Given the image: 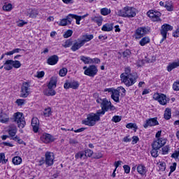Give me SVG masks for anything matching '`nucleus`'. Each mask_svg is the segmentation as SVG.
<instances>
[{
    "label": "nucleus",
    "mask_w": 179,
    "mask_h": 179,
    "mask_svg": "<svg viewBox=\"0 0 179 179\" xmlns=\"http://www.w3.org/2000/svg\"><path fill=\"white\" fill-rule=\"evenodd\" d=\"M9 121V116L6 113H1L0 115V122L5 124Z\"/></svg>",
    "instance_id": "nucleus-29"
},
{
    "label": "nucleus",
    "mask_w": 179,
    "mask_h": 179,
    "mask_svg": "<svg viewBox=\"0 0 179 179\" xmlns=\"http://www.w3.org/2000/svg\"><path fill=\"white\" fill-rule=\"evenodd\" d=\"M3 10H6V12L12 10V4L8 3L7 5H4L3 6Z\"/></svg>",
    "instance_id": "nucleus-49"
},
{
    "label": "nucleus",
    "mask_w": 179,
    "mask_h": 179,
    "mask_svg": "<svg viewBox=\"0 0 179 179\" xmlns=\"http://www.w3.org/2000/svg\"><path fill=\"white\" fill-rule=\"evenodd\" d=\"M157 124V117L150 118L145 121L143 124L144 128H148V127H155Z\"/></svg>",
    "instance_id": "nucleus-16"
},
{
    "label": "nucleus",
    "mask_w": 179,
    "mask_h": 179,
    "mask_svg": "<svg viewBox=\"0 0 179 179\" xmlns=\"http://www.w3.org/2000/svg\"><path fill=\"white\" fill-rule=\"evenodd\" d=\"M85 159H87V157H92L93 155V151L92 150H85L84 152Z\"/></svg>",
    "instance_id": "nucleus-40"
},
{
    "label": "nucleus",
    "mask_w": 179,
    "mask_h": 179,
    "mask_svg": "<svg viewBox=\"0 0 179 179\" xmlns=\"http://www.w3.org/2000/svg\"><path fill=\"white\" fill-rule=\"evenodd\" d=\"M179 66V60L178 62H173L172 63H169L167 66L168 72H171L172 69H176V68H178Z\"/></svg>",
    "instance_id": "nucleus-26"
},
{
    "label": "nucleus",
    "mask_w": 179,
    "mask_h": 179,
    "mask_svg": "<svg viewBox=\"0 0 179 179\" xmlns=\"http://www.w3.org/2000/svg\"><path fill=\"white\" fill-rule=\"evenodd\" d=\"M166 142H167V140L166 138H158L157 139L158 149H160V148H163V146L166 145Z\"/></svg>",
    "instance_id": "nucleus-31"
},
{
    "label": "nucleus",
    "mask_w": 179,
    "mask_h": 179,
    "mask_svg": "<svg viewBox=\"0 0 179 179\" xmlns=\"http://www.w3.org/2000/svg\"><path fill=\"white\" fill-rule=\"evenodd\" d=\"M170 150V147L169 145H166L162 148V155H168L169 151Z\"/></svg>",
    "instance_id": "nucleus-51"
},
{
    "label": "nucleus",
    "mask_w": 179,
    "mask_h": 179,
    "mask_svg": "<svg viewBox=\"0 0 179 179\" xmlns=\"http://www.w3.org/2000/svg\"><path fill=\"white\" fill-rule=\"evenodd\" d=\"M176 169H177V163L174 162L173 165L170 166V174H171V173H174V171H176Z\"/></svg>",
    "instance_id": "nucleus-56"
},
{
    "label": "nucleus",
    "mask_w": 179,
    "mask_h": 179,
    "mask_svg": "<svg viewBox=\"0 0 179 179\" xmlns=\"http://www.w3.org/2000/svg\"><path fill=\"white\" fill-rule=\"evenodd\" d=\"M147 16L150 17L152 22H157V12L155 11V10H150L147 13Z\"/></svg>",
    "instance_id": "nucleus-20"
},
{
    "label": "nucleus",
    "mask_w": 179,
    "mask_h": 179,
    "mask_svg": "<svg viewBox=\"0 0 179 179\" xmlns=\"http://www.w3.org/2000/svg\"><path fill=\"white\" fill-rule=\"evenodd\" d=\"M129 75H136V73H131V67H126L124 73L120 75V78H122V76H129Z\"/></svg>",
    "instance_id": "nucleus-28"
},
{
    "label": "nucleus",
    "mask_w": 179,
    "mask_h": 179,
    "mask_svg": "<svg viewBox=\"0 0 179 179\" xmlns=\"http://www.w3.org/2000/svg\"><path fill=\"white\" fill-rule=\"evenodd\" d=\"M152 150H151V156L152 157H157V141H154L152 144Z\"/></svg>",
    "instance_id": "nucleus-22"
},
{
    "label": "nucleus",
    "mask_w": 179,
    "mask_h": 179,
    "mask_svg": "<svg viewBox=\"0 0 179 179\" xmlns=\"http://www.w3.org/2000/svg\"><path fill=\"white\" fill-rule=\"evenodd\" d=\"M64 89H74L76 90L79 87V82L78 81H71L69 83H66L64 85Z\"/></svg>",
    "instance_id": "nucleus-13"
},
{
    "label": "nucleus",
    "mask_w": 179,
    "mask_h": 179,
    "mask_svg": "<svg viewBox=\"0 0 179 179\" xmlns=\"http://www.w3.org/2000/svg\"><path fill=\"white\" fill-rule=\"evenodd\" d=\"M102 31H111L113 30V24H105L101 28Z\"/></svg>",
    "instance_id": "nucleus-33"
},
{
    "label": "nucleus",
    "mask_w": 179,
    "mask_h": 179,
    "mask_svg": "<svg viewBox=\"0 0 179 179\" xmlns=\"http://www.w3.org/2000/svg\"><path fill=\"white\" fill-rule=\"evenodd\" d=\"M69 143L70 145H72V146H76L79 142L76 139L70 138Z\"/></svg>",
    "instance_id": "nucleus-54"
},
{
    "label": "nucleus",
    "mask_w": 179,
    "mask_h": 179,
    "mask_svg": "<svg viewBox=\"0 0 179 179\" xmlns=\"http://www.w3.org/2000/svg\"><path fill=\"white\" fill-rule=\"evenodd\" d=\"M73 44V42L72 41V39H69L66 41V42L64 43V45H63V47H64V48H68L71 47V45H72Z\"/></svg>",
    "instance_id": "nucleus-45"
},
{
    "label": "nucleus",
    "mask_w": 179,
    "mask_h": 179,
    "mask_svg": "<svg viewBox=\"0 0 179 179\" xmlns=\"http://www.w3.org/2000/svg\"><path fill=\"white\" fill-rule=\"evenodd\" d=\"M76 159H83L85 160L86 158H85V152L83 151H80L78 153L76 154L75 155Z\"/></svg>",
    "instance_id": "nucleus-39"
},
{
    "label": "nucleus",
    "mask_w": 179,
    "mask_h": 179,
    "mask_svg": "<svg viewBox=\"0 0 179 179\" xmlns=\"http://www.w3.org/2000/svg\"><path fill=\"white\" fill-rule=\"evenodd\" d=\"M101 110H99L97 112L101 115H104L108 111V110L110 111H114L115 110V106H113L111 102L105 98L101 101Z\"/></svg>",
    "instance_id": "nucleus-3"
},
{
    "label": "nucleus",
    "mask_w": 179,
    "mask_h": 179,
    "mask_svg": "<svg viewBox=\"0 0 179 179\" xmlns=\"http://www.w3.org/2000/svg\"><path fill=\"white\" fill-rule=\"evenodd\" d=\"M13 120L14 122H17V127L20 129H23L26 126V120L23 117V113L17 112L14 113Z\"/></svg>",
    "instance_id": "nucleus-6"
},
{
    "label": "nucleus",
    "mask_w": 179,
    "mask_h": 179,
    "mask_svg": "<svg viewBox=\"0 0 179 179\" xmlns=\"http://www.w3.org/2000/svg\"><path fill=\"white\" fill-rule=\"evenodd\" d=\"M94 21L97 23L98 26H101L102 23H103V20L97 17H95L94 18Z\"/></svg>",
    "instance_id": "nucleus-57"
},
{
    "label": "nucleus",
    "mask_w": 179,
    "mask_h": 179,
    "mask_svg": "<svg viewBox=\"0 0 179 179\" xmlns=\"http://www.w3.org/2000/svg\"><path fill=\"white\" fill-rule=\"evenodd\" d=\"M173 26H171L169 24H164L162 26L160 33L162 36V38L160 41V44H162V43H163V41H164V40H166V38H167V31H171V30H173Z\"/></svg>",
    "instance_id": "nucleus-7"
},
{
    "label": "nucleus",
    "mask_w": 179,
    "mask_h": 179,
    "mask_svg": "<svg viewBox=\"0 0 179 179\" xmlns=\"http://www.w3.org/2000/svg\"><path fill=\"white\" fill-rule=\"evenodd\" d=\"M17 133V127L15 126V124H11L8 127V134L12 140V138H15L16 136V134Z\"/></svg>",
    "instance_id": "nucleus-12"
},
{
    "label": "nucleus",
    "mask_w": 179,
    "mask_h": 179,
    "mask_svg": "<svg viewBox=\"0 0 179 179\" xmlns=\"http://www.w3.org/2000/svg\"><path fill=\"white\" fill-rule=\"evenodd\" d=\"M83 45H84L82 41H80V43L76 41L75 43L71 46V51H73V52H75V51H78V50H79L81 47H83Z\"/></svg>",
    "instance_id": "nucleus-24"
},
{
    "label": "nucleus",
    "mask_w": 179,
    "mask_h": 179,
    "mask_svg": "<svg viewBox=\"0 0 179 179\" xmlns=\"http://www.w3.org/2000/svg\"><path fill=\"white\" fill-rule=\"evenodd\" d=\"M159 171H164L166 170V162H159Z\"/></svg>",
    "instance_id": "nucleus-50"
},
{
    "label": "nucleus",
    "mask_w": 179,
    "mask_h": 179,
    "mask_svg": "<svg viewBox=\"0 0 179 179\" xmlns=\"http://www.w3.org/2000/svg\"><path fill=\"white\" fill-rule=\"evenodd\" d=\"M164 8H166V10H168L169 12L174 10V7L173 6V4L170 2L166 3Z\"/></svg>",
    "instance_id": "nucleus-38"
},
{
    "label": "nucleus",
    "mask_w": 179,
    "mask_h": 179,
    "mask_svg": "<svg viewBox=\"0 0 179 179\" xmlns=\"http://www.w3.org/2000/svg\"><path fill=\"white\" fill-rule=\"evenodd\" d=\"M80 60L84 62V64H93V60L90 57L80 56Z\"/></svg>",
    "instance_id": "nucleus-30"
},
{
    "label": "nucleus",
    "mask_w": 179,
    "mask_h": 179,
    "mask_svg": "<svg viewBox=\"0 0 179 179\" xmlns=\"http://www.w3.org/2000/svg\"><path fill=\"white\" fill-rule=\"evenodd\" d=\"M66 73H68V69L66 68H63L59 71V75L62 77L66 76Z\"/></svg>",
    "instance_id": "nucleus-44"
},
{
    "label": "nucleus",
    "mask_w": 179,
    "mask_h": 179,
    "mask_svg": "<svg viewBox=\"0 0 179 179\" xmlns=\"http://www.w3.org/2000/svg\"><path fill=\"white\" fill-rule=\"evenodd\" d=\"M178 156H179V148H178V150H176V151L174 152V153H173V154L171 155V157H172L173 159H178Z\"/></svg>",
    "instance_id": "nucleus-60"
},
{
    "label": "nucleus",
    "mask_w": 179,
    "mask_h": 179,
    "mask_svg": "<svg viewBox=\"0 0 179 179\" xmlns=\"http://www.w3.org/2000/svg\"><path fill=\"white\" fill-rule=\"evenodd\" d=\"M123 169L126 174H129V173H131V167L129 165H124Z\"/></svg>",
    "instance_id": "nucleus-53"
},
{
    "label": "nucleus",
    "mask_w": 179,
    "mask_h": 179,
    "mask_svg": "<svg viewBox=\"0 0 179 179\" xmlns=\"http://www.w3.org/2000/svg\"><path fill=\"white\" fill-rule=\"evenodd\" d=\"M4 65H12L13 68L16 69L20 68V66H22V64H20V62L17 60L13 61L12 59L6 61Z\"/></svg>",
    "instance_id": "nucleus-19"
},
{
    "label": "nucleus",
    "mask_w": 179,
    "mask_h": 179,
    "mask_svg": "<svg viewBox=\"0 0 179 179\" xmlns=\"http://www.w3.org/2000/svg\"><path fill=\"white\" fill-rule=\"evenodd\" d=\"M137 171L141 176H145V174H146V166L143 164H138L137 166Z\"/></svg>",
    "instance_id": "nucleus-27"
},
{
    "label": "nucleus",
    "mask_w": 179,
    "mask_h": 179,
    "mask_svg": "<svg viewBox=\"0 0 179 179\" xmlns=\"http://www.w3.org/2000/svg\"><path fill=\"white\" fill-rule=\"evenodd\" d=\"M149 43H150V38L148 36H145L140 41L139 44L141 47H143L146 45V44H149Z\"/></svg>",
    "instance_id": "nucleus-32"
},
{
    "label": "nucleus",
    "mask_w": 179,
    "mask_h": 179,
    "mask_svg": "<svg viewBox=\"0 0 179 179\" xmlns=\"http://www.w3.org/2000/svg\"><path fill=\"white\" fill-rule=\"evenodd\" d=\"M57 78L55 77H52L49 83L48 84V88L45 89L43 92L45 96H55L57 92H55V87H57Z\"/></svg>",
    "instance_id": "nucleus-2"
},
{
    "label": "nucleus",
    "mask_w": 179,
    "mask_h": 179,
    "mask_svg": "<svg viewBox=\"0 0 179 179\" xmlns=\"http://www.w3.org/2000/svg\"><path fill=\"white\" fill-rule=\"evenodd\" d=\"M122 118V117H121V116L115 115V116L113 117L111 121L113 122H115V123L120 122V121H121Z\"/></svg>",
    "instance_id": "nucleus-48"
},
{
    "label": "nucleus",
    "mask_w": 179,
    "mask_h": 179,
    "mask_svg": "<svg viewBox=\"0 0 179 179\" xmlns=\"http://www.w3.org/2000/svg\"><path fill=\"white\" fill-rule=\"evenodd\" d=\"M156 61V57H152V59H149L148 57H145V59L141 60L142 64H149L150 62H155Z\"/></svg>",
    "instance_id": "nucleus-41"
},
{
    "label": "nucleus",
    "mask_w": 179,
    "mask_h": 179,
    "mask_svg": "<svg viewBox=\"0 0 179 179\" xmlns=\"http://www.w3.org/2000/svg\"><path fill=\"white\" fill-rule=\"evenodd\" d=\"M29 94H30V83L27 82H24L21 87L20 96V97H23L24 99H26V97L29 96Z\"/></svg>",
    "instance_id": "nucleus-8"
},
{
    "label": "nucleus",
    "mask_w": 179,
    "mask_h": 179,
    "mask_svg": "<svg viewBox=\"0 0 179 179\" xmlns=\"http://www.w3.org/2000/svg\"><path fill=\"white\" fill-rule=\"evenodd\" d=\"M117 15L122 17H135L136 16V12L135 11V8L126 6L123 9L119 10Z\"/></svg>",
    "instance_id": "nucleus-4"
},
{
    "label": "nucleus",
    "mask_w": 179,
    "mask_h": 179,
    "mask_svg": "<svg viewBox=\"0 0 179 179\" xmlns=\"http://www.w3.org/2000/svg\"><path fill=\"white\" fill-rule=\"evenodd\" d=\"M126 127L128 128L129 129H131V128H135L136 129L138 128L136 124L135 123H129L126 125Z\"/></svg>",
    "instance_id": "nucleus-55"
},
{
    "label": "nucleus",
    "mask_w": 179,
    "mask_h": 179,
    "mask_svg": "<svg viewBox=\"0 0 179 179\" xmlns=\"http://www.w3.org/2000/svg\"><path fill=\"white\" fill-rule=\"evenodd\" d=\"M31 127H33V131L35 133L38 132V128L40 127V121L38 118L34 117L31 120Z\"/></svg>",
    "instance_id": "nucleus-15"
},
{
    "label": "nucleus",
    "mask_w": 179,
    "mask_h": 179,
    "mask_svg": "<svg viewBox=\"0 0 179 179\" xmlns=\"http://www.w3.org/2000/svg\"><path fill=\"white\" fill-rule=\"evenodd\" d=\"M72 34H73V31H72L71 29H69L66 32H64L63 37H64V38H69V37H71Z\"/></svg>",
    "instance_id": "nucleus-43"
},
{
    "label": "nucleus",
    "mask_w": 179,
    "mask_h": 179,
    "mask_svg": "<svg viewBox=\"0 0 179 179\" xmlns=\"http://www.w3.org/2000/svg\"><path fill=\"white\" fill-rule=\"evenodd\" d=\"M138 79V74L129 75V76H122L120 77V80L122 83H124L127 87H130V86H134L136 83Z\"/></svg>",
    "instance_id": "nucleus-5"
},
{
    "label": "nucleus",
    "mask_w": 179,
    "mask_h": 179,
    "mask_svg": "<svg viewBox=\"0 0 179 179\" xmlns=\"http://www.w3.org/2000/svg\"><path fill=\"white\" fill-rule=\"evenodd\" d=\"M38 15V10L36 8H29L27 11V16L32 19H36Z\"/></svg>",
    "instance_id": "nucleus-21"
},
{
    "label": "nucleus",
    "mask_w": 179,
    "mask_h": 179,
    "mask_svg": "<svg viewBox=\"0 0 179 179\" xmlns=\"http://www.w3.org/2000/svg\"><path fill=\"white\" fill-rule=\"evenodd\" d=\"M110 13H111V10L107 8L101 9V14L103 15V16H107V15H110Z\"/></svg>",
    "instance_id": "nucleus-37"
},
{
    "label": "nucleus",
    "mask_w": 179,
    "mask_h": 179,
    "mask_svg": "<svg viewBox=\"0 0 179 179\" xmlns=\"http://www.w3.org/2000/svg\"><path fill=\"white\" fill-rule=\"evenodd\" d=\"M24 99H17L16 103L17 104V106H24Z\"/></svg>",
    "instance_id": "nucleus-62"
},
{
    "label": "nucleus",
    "mask_w": 179,
    "mask_h": 179,
    "mask_svg": "<svg viewBox=\"0 0 179 179\" xmlns=\"http://www.w3.org/2000/svg\"><path fill=\"white\" fill-rule=\"evenodd\" d=\"M131 50L127 49L124 52H122V55L124 58H129L131 57Z\"/></svg>",
    "instance_id": "nucleus-46"
},
{
    "label": "nucleus",
    "mask_w": 179,
    "mask_h": 179,
    "mask_svg": "<svg viewBox=\"0 0 179 179\" xmlns=\"http://www.w3.org/2000/svg\"><path fill=\"white\" fill-rule=\"evenodd\" d=\"M100 117H101V115L98 111L96 113H91L87 115L86 119L82 121V124L87 125V127H94L96 123L100 121Z\"/></svg>",
    "instance_id": "nucleus-1"
},
{
    "label": "nucleus",
    "mask_w": 179,
    "mask_h": 179,
    "mask_svg": "<svg viewBox=\"0 0 179 179\" xmlns=\"http://www.w3.org/2000/svg\"><path fill=\"white\" fill-rule=\"evenodd\" d=\"M67 24H69L68 23L66 18H64L61 20V21L59 23V26H67Z\"/></svg>",
    "instance_id": "nucleus-52"
},
{
    "label": "nucleus",
    "mask_w": 179,
    "mask_h": 179,
    "mask_svg": "<svg viewBox=\"0 0 179 179\" xmlns=\"http://www.w3.org/2000/svg\"><path fill=\"white\" fill-rule=\"evenodd\" d=\"M94 38V36L93 34H85L83 36V40H81V42L85 45L86 43H88V41H90L91 40H93Z\"/></svg>",
    "instance_id": "nucleus-25"
},
{
    "label": "nucleus",
    "mask_w": 179,
    "mask_h": 179,
    "mask_svg": "<svg viewBox=\"0 0 179 179\" xmlns=\"http://www.w3.org/2000/svg\"><path fill=\"white\" fill-rule=\"evenodd\" d=\"M45 164L48 167L52 166L54 164V153L51 152H46L45 154Z\"/></svg>",
    "instance_id": "nucleus-11"
},
{
    "label": "nucleus",
    "mask_w": 179,
    "mask_h": 179,
    "mask_svg": "<svg viewBox=\"0 0 179 179\" xmlns=\"http://www.w3.org/2000/svg\"><path fill=\"white\" fill-rule=\"evenodd\" d=\"M111 99L115 101V103H120V91L118 90H114L111 94Z\"/></svg>",
    "instance_id": "nucleus-23"
},
{
    "label": "nucleus",
    "mask_w": 179,
    "mask_h": 179,
    "mask_svg": "<svg viewBox=\"0 0 179 179\" xmlns=\"http://www.w3.org/2000/svg\"><path fill=\"white\" fill-rule=\"evenodd\" d=\"M41 141L44 143H50V142L54 141V138L50 134H44L41 136Z\"/></svg>",
    "instance_id": "nucleus-17"
},
{
    "label": "nucleus",
    "mask_w": 179,
    "mask_h": 179,
    "mask_svg": "<svg viewBox=\"0 0 179 179\" xmlns=\"http://www.w3.org/2000/svg\"><path fill=\"white\" fill-rule=\"evenodd\" d=\"M58 61H59L58 55H53L47 59V64L48 65H57V64H58Z\"/></svg>",
    "instance_id": "nucleus-14"
},
{
    "label": "nucleus",
    "mask_w": 179,
    "mask_h": 179,
    "mask_svg": "<svg viewBox=\"0 0 179 179\" xmlns=\"http://www.w3.org/2000/svg\"><path fill=\"white\" fill-rule=\"evenodd\" d=\"M164 117L165 120H170V118H171V109L166 108L165 110Z\"/></svg>",
    "instance_id": "nucleus-34"
},
{
    "label": "nucleus",
    "mask_w": 179,
    "mask_h": 179,
    "mask_svg": "<svg viewBox=\"0 0 179 179\" xmlns=\"http://www.w3.org/2000/svg\"><path fill=\"white\" fill-rule=\"evenodd\" d=\"M99 70L95 65L90 66L87 69L85 70L84 74L87 76H90L91 78H94L97 75Z\"/></svg>",
    "instance_id": "nucleus-10"
},
{
    "label": "nucleus",
    "mask_w": 179,
    "mask_h": 179,
    "mask_svg": "<svg viewBox=\"0 0 179 179\" xmlns=\"http://www.w3.org/2000/svg\"><path fill=\"white\" fill-rule=\"evenodd\" d=\"M24 24H27V22H25L23 20H21L20 22H17L18 27H23Z\"/></svg>",
    "instance_id": "nucleus-61"
},
{
    "label": "nucleus",
    "mask_w": 179,
    "mask_h": 179,
    "mask_svg": "<svg viewBox=\"0 0 179 179\" xmlns=\"http://www.w3.org/2000/svg\"><path fill=\"white\" fill-rule=\"evenodd\" d=\"M149 33V29H148L146 27H139L136 30L135 32V38L136 40H139V38H142L143 36H145V34H148Z\"/></svg>",
    "instance_id": "nucleus-9"
},
{
    "label": "nucleus",
    "mask_w": 179,
    "mask_h": 179,
    "mask_svg": "<svg viewBox=\"0 0 179 179\" xmlns=\"http://www.w3.org/2000/svg\"><path fill=\"white\" fill-rule=\"evenodd\" d=\"M43 114L45 115V117H50V115H51L52 112H51V108H45L43 111Z\"/></svg>",
    "instance_id": "nucleus-47"
},
{
    "label": "nucleus",
    "mask_w": 179,
    "mask_h": 179,
    "mask_svg": "<svg viewBox=\"0 0 179 179\" xmlns=\"http://www.w3.org/2000/svg\"><path fill=\"white\" fill-rule=\"evenodd\" d=\"M75 17H76V15L75 14H69L66 17V20H67V23H69V24H71L72 23V20H73V19Z\"/></svg>",
    "instance_id": "nucleus-36"
},
{
    "label": "nucleus",
    "mask_w": 179,
    "mask_h": 179,
    "mask_svg": "<svg viewBox=\"0 0 179 179\" xmlns=\"http://www.w3.org/2000/svg\"><path fill=\"white\" fill-rule=\"evenodd\" d=\"M173 90H176V92H178V90H179V81L176 82V83H173Z\"/></svg>",
    "instance_id": "nucleus-59"
},
{
    "label": "nucleus",
    "mask_w": 179,
    "mask_h": 179,
    "mask_svg": "<svg viewBox=\"0 0 179 179\" xmlns=\"http://www.w3.org/2000/svg\"><path fill=\"white\" fill-rule=\"evenodd\" d=\"M44 75H45V73L44 71H38L37 72V78H44Z\"/></svg>",
    "instance_id": "nucleus-64"
},
{
    "label": "nucleus",
    "mask_w": 179,
    "mask_h": 179,
    "mask_svg": "<svg viewBox=\"0 0 179 179\" xmlns=\"http://www.w3.org/2000/svg\"><path fill=\"white\" fill-rule=\"evenodd\" d=\"M101 157H103L101 152H96L94 155V159H101Z\"/></svg>",
    "instance_id": "nucleus-63"
},
{
    "label": "nucleus",
    "mask_w": 179,
    "mask_h": 179,
    "mask_svg": "<svg viewBox=\"0 0 179 179\" xmlns=\"http://www.w3.org/2000/svg\"><path fill=\"white\" fill-rule=\"evenodd\" d=\"M12 141H15V142H17L20 145H26L24 141L20 139V138L17 136H15L14 138H12Z\"/></svg>",
    "instance_id": "nucleus-42"
},
{
    "label": "nucleus",
    "mask_w": 179,
    "mask_h": 179,
    "mask_svg": "<svg viewBox=\"0 0 179 179\" xmlns=\"http://www.w3.org/2000/svg\"><path fill=\"white\" fill-rule=\"evenodd\" d=\"M12 162L15 166H17L22 163V158L20 157H14L12 159Z\"/></svg>",
    "instance_id": "nucleus-35"
},
{
    "label": "nucleus",
    "mask_w": 179,
    "mask_h": 179,
    "mask_svg": "<svg viewBox=\"0 0 179 179\" xmlns=\"http://www.w3.org/2000/svg\"><path fill=\"white\" fill-rule=\"evenodd\" d=\"M157 101L162 106H166L167 104V96L164 94H157Z\"/></svg>",
    "instance_id": "nucleus-18"
},
{
    "label": "nucleus",
    "mask_w": 179,
    "mask_h": 179,
    "mask_svg": "<svg viewBox=\"0 0 179 179\" xmlns=\"http://www.w3.org/2000/svg\"><path fill=\"white\" fill-rule=\"evenodd\" d=\"M138 142H139V137L137 136H134L132 137V145H136V143H138Z\"/></svg>",
    "instance_id": "nucleus-58"
}]
</instances>
